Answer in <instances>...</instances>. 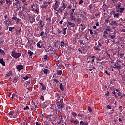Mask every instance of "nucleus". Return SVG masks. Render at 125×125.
Returning <instances> with one entry per match:
<instances>
[{"label":"nucleus","mask_w":125,"mask_h":125,"mask_svg":"<svg viewBox=\"0 0 125 125\" xmlns=\"http://www.w3.org/2000/svg\"><path fill=\"white\" fill-rule=\"evenodd\" d=\"M16 69L17 71L20 72V71H22L24 69V66L22 64H19L16 66Z\"/></svg>","instance_id":"obj_10"},{"label":"nucleus","mask_w":125,"mask_h":125,"mask_svg":"<svg viewBox=\"0 0 125 125\" xmlns=\"http://www.w3.org/2000/svg\"><path fill=\"white\" fill-rule=\"evenodd\" d=\"M44 123L45 125H49V123H48V122H47V121H45L44 122Z\"/></svg>","instance_id":"obj_61"},{"label":"nucleus","mask_w":125,"mask_h":125,"mask_svg":"<svg viewBox=\"0 0 125 125\" xmlns=\"http://www.w3.org/2000/svg\"><path fill=\"white\" fill-rule=\"evenodd\" d=\"M56 97H58L59 98H60V95H59V94L58 93H56Z\"/></svg>","instance_id":"obj_62"},{"label":"nucleus","mask_w":125,"mask_h":125,"mask_svg":"<svg viewBox=\"0 0 125 125\" xmlns=\"http://www.w3.org/2000/svg\"><path fill=\"white\" fill-rule=\"evenodd\" d=\"M23 110L25 111V110H30V107L28 106H26L25 107L23 108Z\"/></svg>","instance_id":"obj_52"},{"label":"nucleus","mask_w":125,"mask_h":125,"mask_svg":"<svg viewBox=\"0 0 125 125\" xmlns=\"http://www.w3.org/2000/svg\"><path fill=\"white\" fill-rule=\"evenodd\" d=\"M70 18L72 21H74L73 22H75L76 21V18L75 15L73 14V13H70Z\"/></svg>","instance_id":"obj_11"},{"label":"nucleus","mask_w":125,"mask_h":125,"mask_svg":"<svg viewBox=\"0 0 125 125\" xmlns=\"http://www.w3.org/2000/svg\"><path fill=\"white\" fill-rule=\"evenodd\" d=\"M57 108H58V112L60 113V112H62V109H64L65 108V104L61 101H59L56 103Z\"/></svg>","instance_id":"obj_1"},{"label":"nucleus","mask_w":125,"mask_h":125,"mask_svg":"<svg viewBox=\"0 0 125 125\" xmlns=\"http://www.w3.org/2000/svg\"><path fill=\"white\" fill-rule=\"evenodd\" d=\"M48 72H49V70L48 69H44L43 72L44 74H48Z\"/></svg>","instance_id":"obj_40"},{"label":"nucleus","mask_w":125,"mask_h":125,"mask_svg":"<svg viewBox=\"0 0 125 125\" xmlns=\"http://www.w3.org/2000/svg\"><path fill=\"white\" fill-rule=\"evenodd\" d=\"M118 109H119V110H121V112H123V109H124V107L120 105V106H119Z\"/></svg>","instance_id":"obj_43"},{"label":"nucleus","mask_w":125,"mask_h":125,"mask_svg":"<svg viewBox=\"0 0 125 125\" xmlns=\"http://www.w3.org/2000/svg\"><path fill=\"white\" fill-rule=\"evenodd\" d=\"M78 42H79L80 44H81V45H82V44L84 45V43H83V41L80 40L78 41Z\"/></svg>","instance_id":"obj_38"},{"label":"nucleus","mask_w":125,"mask_h":125,"mask_svg":"<svg viewBox=\"0 0 125 125\" xmlns=\"http://www.w3.org/2000/svg\"><path fill=\"white\" fill-rule=\"evenodd\" d=\"M66 30H67V28H64L62 30V33L63 35H66Z\"/></svg>","instance_id":"obj_45"},{"label":"nucleus","mask_w":125,"mask_h":125,"mask_svg":"<svg viewBox=\"0 0 125 125\" xmlns=\"http://www.w3.org/2000/svg\"><path fill=\"white\" fill-rule=\"evenodd\" d=\"M38 84H40L41 85V90H46V86H44L43 83L41 82L38 83Z\"/></svg>","instance_id":"obj_14"},{"label":"nucleus","mask_w":125,"mask_h":125,"mask_svg":"<svg viewBox=\"0 0 125 125\" xmlns=\"http://www.w3.org/2000/svg\"><path fill=\"white\" fill-rule=\"evenodd\" d=\"M11 97L12 99L14 98L15 99H17V98H18L17 95H16L15 93L12 94Z\"/></svg>","instance_id":"obj_31"},{"label":"nucleus","mask_w":125,"mask_h":125,"mask_svg":"<svg viewBox=\"0 0 125 125\" xmlns=\"http://www.w3.org/2000/svg\"><path fill=\"white\" fill-rule=\"evenodd\" d=\"M28 79H29V76H25L23 77V79L25 80V81L26 80H28Z\"/></svg>","instance_id":"obj_63"},{"label":"nucleus","mask_w":125,"mask_h":125,"mask_svg":"<svg viewBox=\"0 0 125 125\" xmlns=\"http://www.w3.org/2000/svg\"><path fill=\"white\" fill-rule=\"evenodd\" d=\"M11 55L12 57L17 59V58H18V57H20V56H21V53H16L14 50H13L11 52Z\"/></svg>","instance_id":"obj_5"},{"label":"nucleus","mask_w":125,"mask_h":125,"mask_svg":"<svg viewBox=\"0 0 125 125\" xmlns=\"http://www.w3.org/2000/svg\"><path fill=\"white\" fill-rule=\"evenodd\" d=\"M0 64H1L3 67H5V62H4L3 58L0 59Z\"/></svg>","instance_id":"obj_17"},{"label":"nucleus","mask_w":125,"mask_h":125,"mask_svg":"<svg viewBox=\"0 0 125 125\" xmlns=\"http://www.w3.org/2000/svg\"><path fill=\"white\" fill-rule=\"evenodd\" d=\"M112 14L114 18H119L120 16V13L117 12V11H113L112 12Z\"/></svg>","instance_id":"obj_9"},{"label":"nucleus","mask_w":125,"mask_h":125,"mask_svg":"<svg viewBox=\"0 0 125 125\" xmlns=\"http://www.w3.org/2000/svg\"><path fill=\"white\" fill-rule=\"evenodd\" d=\"M78 51L79 52V54L81 53V54H83V52L82 51V48H78Z\"/></svg>","instance_id":"obj_49"},{"label":"nucleus","mask_w":125,"mask_h":125,"mask_svg":"<svg viewBox=\"0 0 125 125\" xmlns=\"http://www.w3.org/2000/svg\"><path fill=\"white\" fill-rule=\"evenodd\" d=\"M116 12H119V13H123V11L125 10V8L122 7L121 3H118L116 6Z\"/></svg>","instance_id":"obj_2"},{"label":"nucleus","mask_w":125,"mask_h":125,"mask_svg":"<svg viewBox=\"0 0 125 125\" xmlns=\"http://www.w3.org/2000/svg\"><path fill=\"white\" fill-rule=\"evenodd\" d=\"M43 5H42L43 8H46L47 6H48V3L46 1H44L43 2Z\"/></svg>","instance_id":"obj_23"},{"label":"nucleus","mask_w":125,"mask_h":125,"mask_svg":"<svg viewBox=\"0 0 125 125\" xmlns=\"http://www.w3.org/2000/svg\"><path fill=\"white\" fill-rule=\"evenodd\" d=\"M40 99L42 101H44V97L43 96H41V97H40Z\"/></svg>","instance_id":"obj_53"},{"label":"nucleus","mask_w":125,"mask_h":125,"mask_svg":"<svg viewBox=\"0 0 125 125\" xmlns=\"http://www.w3.org/2000/svg\"><path fill=\"white\" fill-rule=\"evenodd\" d=\"M37 46L39 48H42V42H38L37 44Z\"/></svg>","instance_id":"obj_33"},{"label":"nucleus","mask_w":125,"mask_h":125,"mask_svg":"<svg viewBox=\"0 0 125 125\" xmlns=\"http://www.w3.org/2000/svg\"><path fill=\"white\" fill-rule=\"evenodd\" d=\"M53 112L54 113H56V114H57V112H58V108H55V109H53Z\"/></svg>","instance_id":"obj_50"},{"label":"nucleus","mask_w":125,"mask_h":125,"mask_svg":"<svg viewBox=\"0 0 125 125\" xmlns=\"http://www.w3.org/2000/svg\"><path fill=\"white\" fill-rule=\"evenodd\" d=\"M125 94H121V96H120V99H122V98H125Z\"/></svg>","instance_id":"obj_46"},{"label":"nucleus","mask_w":125,"mask_h":125,"mask_svg":"<svg viewBox=\"0 0 125 125\" xmlns=\"http://www.w3.org/2000/svg\"><path fill=\"white\" fill-rule=\"evenodd\" d=\"M44 35V32L43 31H42L41 33L40 34V37H42Z\"/></svg>","instance_id":"obj_48"},{"label":"nucleus","mask_w":125,"mask_h":125,"mask_svg":"<svg viewBox=\"0 0 125 125\" xmlns=\"http://www.w3.org/2000/svg\"><path fill=\"white\" fill-rule=\"evenodd\" d=\"M11 76H12V72L11 71H9V73H8L7 74H6V77L7 78H11Z\"/></svg>","instance_id":"obj_29"},{"label":"nucleus","mask_w":125,"mask_h":125,"mask_svg":"<svg viewBox=\"0 0 125 125\" xmlns=\"http://www.w3.org/2000/svg\"><path fill=\"white\" fill-rule=\"evenodd\" d=\"M23 4H24V5H23V6H24V7H23L24 9H27V6H25V5H28V3L24 2L23 3Z\"/></svg>","instance_id":"obj_47"},{"label":"nucleus","mask_w":125,"mask_h":125,"mask_svg":"<svg viewBox=\"0 0 125 125\" xmlns=\"http://www.w3.org/2000/svg\"><path fill=\"white\" fill-rule=\"evenodd\" d=\"M21 21V19L18 18L16 20V23L17 24V25H20V24H21V22H20V21Z\"/></svg>","instance_id":"obj_34"},{"label":"nucleus","mask_w":125,"mask_h":125,"mask_svg":"<svg viewBox=\"0 0 125 125\" xmlns=\"http://www.w3.org/2000/svg\"><path fill=\"white\" fill-rule=\"evenodd\" d=\"M0 53L1 55H3V56H4V55H5V52H4V51L2 49H0Z\"/></svg>","instance_id":"obj_32"},{"label":"nucleus","mask_w":125,"mask_h":125,"mask_svg":"<svg viewBox=\"0 0 125 125\" xmlns=\"http://www.w3.org/2000/svg\"><path fill=\"white\" fill-rule=\"evenodd\" d=\"M4 23L5 24L6 26H10V25L12 24L11 19H9V17H8L7 19L5 20Z\"/></svg>","instance_id":"obj_6"},{"label":"nucleus","mask_w":125,"mask_h":125,"mask_svg":"<svg viewBox=\"0 0 125 125\" xmlns=\"http://www.w3.org/2000/svg\"><path fill=\"white\" fill-rule=\"evenodd\" d=\"M31 8L33 9V11H34L35 13H38L39 11H40V9H39V7L38 6H36V9H34L33 7V6H31Z\"/></svg>","instance_id":"obj_18"},{"label":"nucleus","mask_w":125,"mask_h":125,"mask_svg":"<svg viewBox=\"0 0 125 125\" xmlns=\"http://www.w3.org/2000/svg\"><path fill=\"white\" fill-rule=\"evenodd\" d=\"M16 3H14L13 4L16 5V6H18V5H20V0H15Z\"/></svg>","instance_id":"obj_21"},{"label":"nucleus","mask_w":125,"mask_h":125,"mask_svg":"<svg viewBox=\"0 0 125 125\" xmlns=\"http://www.w3.org/2000/svg\"><path fill=\"white\" fill-rule=\"evenodd\" d=\"M111 29L110 28H106L104 31V33L105 34V35H108L109 36V33L111 32Z\"/></svg>","instance_id":"obj_16"},{"label":"nucleus","mask_w":125,"mask_h":125,"mask_svg":"<svg viewBox=\"0 0 125 125\" xmlns=\"http://www.w3.org/2000/svg\"><path fill=\"white\" fill-rule=\"evenodd\" d=\"M67 8V6H66V3H63L62 4V5L61 6H60L58 8V10H57L56 11L57 12H61V13H62L63 11H64V9H66Z\"/></svg>","instance_id":"obj_4"},{"label":"nucleus","mask_w":125,"mask_h":125,"mask_svg":"<svg viewBox=\"0 0 125 125\" xmlns=\"http://www.w3.org/2000/svg\"><path fill=\"white\" fill-rule=\"evenodd\" d=\"M116 34H117L116 30L113 31L111 29L110 32H109L108 38H109V39H111V40H114V39H115L116 38Z\"/></svg>","instance_id":"obj_3"},{"label":"nucleus","mask_w":125,"mask_h":125,"mask_svg":"<svg viewBox=\"0 0 125 125\" xmlns=\"http://www.w3.org/2000/svg\"><path fill=\"white\" fill-rule=\"evenodd\" d=\"M16 31V33L18 35V34H19V33H21V29H20L19 30H17V29H15Z\"/></svg>","instance_id":"obj_44"},{"label":"nucleus","mask_w":125,"mask_h":125,"mask_svg":"<svg viewBox=\"0 0 125 125\" xmlns=\"http://www.w3.org/2000/svg\"><path fill=\"white\" fill-rule=\"evenodd\" d=\"M60 89L61 90V91H63L64 90V87H63V85H62V83L60 84Z\"/></svg>","instance_id":"obj_36"},{"label":"nucleus","mask_w":125,"mask_h":125,"mask_svg":"<svg viewBox=\"0 0 125 125\" xmlns=\"http://www.w3.org/2000/svg\"><path fill=\"white\" fill-rule=\"evenodd\" d=\"M46 20H47V23H48L49 24H50V23H51V17H47L46 18Z\"/></svg>","instance_id":"obj_24"},{"label":"nucleus","mask_w":125,"mask_h":125,"mask_svg":"<svg viewBox=\"0 0 125 125\" xmlns=\"http://www.w3.org/2000/svg\"><path fill=\"white\" fill-rule=\"evenodd\" d=\"M88 110L89 111V112H90V113H91V112H92V109L91 107H90V106L88 107Z\"/></svg>","instance_id":"obj_54"},{"label":"nucleus","mask_w":125,"mask_h":125,"mask_svg":"<svg viewBox=\"0 0 125 125\" xmlns=\"http://www.w3.org/2000/svg\"><path fill=\"white\" fill-rule=\"evenodd\" d=\"M6 4H7V5H8L9 6H10V5L12 4V1H11V0H6Z\"/></svg>","instance_id":"obj_22"},{"label":"nucleus","mask_w":125,"mask_h":125,"mask_svg":"<svg viewBox=\"0 0 125 125\" xmlns=\"http://www.w3.org/2000/svg\"><path fill=\"white\" fill-rule=\"evenodd\" d=\"M28 54L29 55V58H32L33 57V54H34V53L32 52L31 50H28L27 52Z\"/></svg>","instance_id":"obj_19"},{"label":"nucleus","mask_w":125,"mask_h":125,"mask_svg":"<svg viewBox=\"0 0 125 125\" xmlns=\"http://www.w3.org/2000/svg\"><path fill=\"white\" fill-rule=\"evenodd\" d=\"M19 77L18 76H15L14 79V82H17L18 81Z\"/></svg>","instance_id":"obj_41"},{"label":"nucleus","mask_w":125,"mask_h":125,"mask_svg":"<svg viewBox=\"0 0 125 125\" xmlns=\"http://www.w3.org/2000/svg\"><path fill=\"white\" fill-rule=\"evenodd\" d=\"M67 27L70 28H74L75 27V23H72L71 22H67Z\"/></svg>","instance_id":"obj_15"},{"label":"nucleus","mask_w":125,"mask_h":125,"mask_svg":"<svg viewBox=\"0 0 125 125\" xmlns=\"http://www.w3.org/2000/svg\"><path fill=\"white\" fill-rule=\"evenodd\" d=\"M112 94L114 95V96L116 99H118V96L117 95V93H116L115 91H114L113 92H112Z\"/></svg>","instance_id":"obj_35"},{"label":"nucleus","mask_w":125,"mask_h":125,"mask_svg":"<svg viewBox=\"0 0 125 125\" xmlns=\"http://www.w3.org/2000/svg\"><path fill=\"white\" fill-rule=\"evenodd\" d=\"M38 24L39 27H41V28H43V26H44V22L43 21L40 20Z\"/></svg>","instance_id":"obj_13"},{"label":"nucleus","mask_w":125,"mask_h":125,"mask_svg":"<svg viewBox=\"0 0 125 125\" xmlns=\"http://www.w3.org/2000/svg\"><path fill=\"white\" fill-rule=\"evenodd\" d=\"M94 49H95V50H99V51H100L102 48L98 45L97 46L94 47Z\"/></svg>","instance_id":"obj_25"},{"label":"nucleus","mask_w":125,"mask_h":125,"mask_svg":"<svg viewBox=\"0 0 125 125\" xmlns=\"http://www.w3.org/2000/svg\"><path fill=\"white\" fill-rule=\"evenodd\" d=\"M60 4V3L58 1H56L54 4V10L57 11L58 7H59V5Z\"/></svg>","instance_id":"obj_12"},{"label":"nucleus","mask_w":125,"mask_h":125,"mask_svg":"<svg viewBox=\"0 0 125 125\" xmlns=\"http://www.w3.org/2000/svg\"><path fill=\"white\" fill-rule=\"evenodd\" d=\"M53 81L56 83H59V81L56 79H54Z\"/></svg>","instance_id":"obj_51"},{"label":"nucleus","mask_w":125,"mask_h":125,"mask_svg":"<svg viewBox=\"0 0 125 125\" xmlns=\"http://www.w3.org/2000/svg\"><path fill=\"white\" fill-rule=\"evenodd\" d=\"M80 125H88V123L84 122L83 121L80 122Z\"/></svg>","instance_id":"obj_28"},{"label":"nucleus","mask_w":125,"mask_h":125,"mask_svg":"<svg viewBox=\"0 0 125 125\" xmlns=\"http://www.w3.org/2000/svg\"><path fill=\"white\" fill-rule=\"evenodd\" d=\"M106 108H107V109H109V110H111L112 109V106L108 105L107 106Z\"/></svg>","instance_id":"obj_59"},{"label":"nucleus","mask_w":125,"mask_h":125,"mask_svg":"<svg viewBox=\"0 0 125 125\" xmlns=\"http://www.w3.org/2000/svg\"><path fill=\"white\" fill-rule=\"evenodd\" d=\"M19 115V113H16L15 116H14L13 118L16 119L17 117Z\"/></svg>","instance_id":"obj_55"},{"label":"nucleus","mask_w":125,"mask_h":125,"mask_svg":"<svg viewBox=\"0 0 125 125\" xmlns=\"http://www.w3.org/2000/svg\"><path fill=\"white\" fill-rule=\"evenodd\" d=\"M30 109L31 111H34V110L37 109V105L35 104H32V105L31 106Z\"/></svg>","instance_id":"obj_20"},{"label":"nucleus","mask_w":125,"mask_h":125,"mask_svg":"<svg viewBox=\"0 0 125 125\" xmlns=\"http://www.w3.org/2000/svg\"><path fill=\"white\" fill-rule=\"evenodd\" d=\"M35 124H36V125H41V123H40V122H36L35 123Z\"/></svg>","instance_id":"obj_64"},{"label":"nucleus","mask_w":125,"mask_h":125,"mask_svg":"<svg viewBox=\"0 0 125 125\" xmlns=\"http://www.w3.org/2000/svg\"><path fill=\"white\" fill-rule=\"evenodd\" d=\"M64 41H61V45L60 46L61 47H63V46H65Z\"/></svg>","instance_id":"obj_37"},{"label":"nucleus","mask_w":125,"mask_h":125,"mask_svg":"<svg viewBox=\"0 0 125 125\" xmlns=\"http://www.w3.org/2000/svg\"><path fill=\"white\" fill-rule=\"evenodd\" d=\"M111 26H118L120 24H119V21H113L111 23H110Z\"/></svg>","instance_id":"obj_8"},{"label":"nucleus","mask_w":125,"mask_h":125,"mask_svg":"<svg viewBox=\"0 0 125 125\" xmlns=\"http://www.w3.org/2000/svg\"><path fill=\"white\" fill-rule=\"evenodd\" d=\"M29 18H30V23H31V24H33V23H34V22H35V18L34 17H30Z\"/></svg>","instance_id":"obj_30"},{"label":"nucleus","mask_w":125,"mask_h":125,"mask_svg":"<svg viewBox=\"0 0 125 125\" xmlns=\"http://www.w3.org/2000/svg\"><path fill=\"white\" fill-rule=\"evenodd\" d=\"M114 66H113L112 68H113V69H118L119 72H120V69H122V66H121V65L119 64L118 63H115Z\"/></svg>","instance_id":"obj_7"},{"label":"nucleus","mask_w":125,"mask_h":125,"mask_svg":"<svg viewBox=\"0 0 125 125\" xmlns=\"http://www.w3.org/2000/svg\"><path fill=\"white\" fill-rule=\"evenodd\" d=\"M83 0L79 1V4L80 5H81V4H83Z\"/></svg>","instance_id":"obj_56"},{"label":"nucleus","mask_w":125,"mask_h":125,"mask_svg":"<svg viewBox=\"0 0 125 125\" xmlns=\"http://www.w3.org/2000/svg\"><path fill=\"white\" fill-rule=\"evenodd\" d=\"M18 19L17 15H13V17L12 18V21H14V20L16 21Z\"/></svg>","instance_id":"obj_26"},{"label":"nucleus","mask_w":125,"mask_h":125,"mask_svg":"<svg viewBox=\"0 0 125 125\" xmlns=\"http://www.w3.org/2000/svg\"><path fill=\"white\" fill-rule=\"evenodd\" d=\"M117 95L118 97H119V96H121V95H122V93L121 92H118L117 93Z\"/></svg>","instance_id":"obj_60"},{"label":"nucleus","mask_w":125,"mask_h":125,"mask_svg":"<svg viewBox=\"0 0 125 125\" xmlns=\"http://www.w3.org/2000/svg\"><path fill=\"white\" fill-rule=\"evenodd\" d=\"M72 116H73V117H76L77 116V114L76 113V112H72Z\"/></svg>","instance_id":"obj_58"},{"label":"nucleus","mask_w":125,"mask_h":125,"mask_svg":"<svg viewBox=\"0 0 125 125\" xmlns=\"http://www.w3.org/2000/svg\"><path fill=\"white\" fill-rule=\"evenodd\" d=\"M14 111H10L9 113H8V115L10 117V118H13V117H12V116H13V115H14Z\"/></svg>","instance_id":"obj_27"},{"label":"nucleus","mask_w":125,"mask_h":125,"mask_svg":"<svg viewBox=\"0 0 125 125\" xmlns=\"http://www.w3.org/2000/svg\"><path fill=\"white\" fill-rule=\"evenodd\" d=\"M74 124L76 125H80V124H79V121L75 120L74 121Z\"/></svg>","instance_id":"obj_39"},{"label":"nucleus","mask_w":125,"mask_h":125,"mask_svg":"<svg viewBox=\"0 0 125 125\" xmlns=\"http://www.w3.org/2000/svg\"><path fill=\"white\" fill-rule=\"evenodd\" d=\"M48 57V56H47V55H45L44 56V59L45 60H47Z\"/></svg>","instance_id":"obj_57"},{"label":"nucleus","mask_w":125,"mask_h":125,"mask_svg":"<svg viewBox=\"0 0 125 125\" xmlns=\"http://www.w3.org/2000/svg\"><path fill=\"white\" fill-rule=\"evenodd\" d=\"M57 75H62V70H58L57 71Z\"/></svg>","instance_id":"obj_42"}]
</instances>
